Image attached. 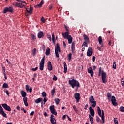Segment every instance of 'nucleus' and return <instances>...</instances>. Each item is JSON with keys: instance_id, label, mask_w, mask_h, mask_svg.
<instances>
[{"instance_id": "1", "label": "nucleus", "mask_w": 124, "mask_h": 124, "mask_svg": "<svg viewBox=\"0 0 124 124\" xmlns=\"http://www.w3.org/2000/svg\"><path fill=\"white\" fill-rule=\"evenodd\" d=\"M68 83L73 89H74L75 87H77V89L80 88V82L74 79L69 80Z\"/></svg>"}, {"instance_id": "2", "label": "nucleus", "mask_w": 124, "mask_h": 124, "mask_svg": "<svg viewBox=\"0 0 124 124\" xmlns=\"http://www.w3.org/2000/svg\"><path fill=\"white\" fill-rule=\"evenodd\" d=\"M97 111H98V114L102 119V123L103 124H104L105 122V117H104V111L103 110L100 109V108L99 107H97Z\"/></svg>"}, {"instance_id": "3", "label": "nucleus", "mask_w": 124, "mask_h": 124, "mask_svg": "<svg viewBox=\"0 0 124 124\" xmlns=\"http://www.w3.org/2000/svg\"><path fill=\"white\" fill-rule=\"evenodd\" d=\"M55 53L56 57L59 58L60 57L59 55V53H61V49L60 48V46H59V43H57L55 46Z\"/></svg>"}, {"instance_id": "4", "label": "nucleus", "mask_w": 124, "mask_h": 124, "mask_svg": "<svg viewBox=\"0 0 124 124\" xmlns=\"http://www.w3.org/2000/svg\"><path fill=\"white\" fill-rule=\"evenodd\" d=\"M45 61V56H44L42 59H41L40 63L39 64V66H40L39 69L41 70H43L44 68Z\"/></svg>"}, {"instance_id": "5", "label": "nucleus", "mask_w": 124, "mask_h": 124, "mask_svg": "<svg viewBox=\"0 0 124 124\" xmlns=\"http://www.w3.org/2000/svg\"><path fill=\"white\" fill-rule=\"evenodd\" d=\"M107 77L106 73L104 71H102V81L103 84H106L107 83V80H106V77Z\"/></svg>"}, {"instance_id": "6", "label": "nucleus", "mask_w": 124, "mask_h": 124, "mask_svg": "<svg viewBox=\"0 0 124 124\" xmlns=\"http://www.w3.org/2000/svg\"><path fill=\"white\" fill-rule=\"evenodd\" d=\"M7 12H10V13H12L13 12V7H6L4 8L3 13H7Z\"/></svg>"}, {"instance_id": "7", "label": "nucleus", "mask_w": 124, "mask_h": 124, "mask_svg": "<svg viewBox=\"0 0 124 124\" xmlns=\"http://www.w3.org/2000/svg\"><path fill=\"white\" fill-rule=\"evenodd\" d=\"M74 97L76 100V103H78V102L80 101V99H81V95L80 94V93H75L74 94Z\"/></svg>"}, {"instance_id": "8", "label": "nucleus", "mask_w": 124, "mask_h": 124, "mask_svg": "<svg viewBox=\"0 0 124 124\" xmlns=\"http://www.w3.org/2000/svg\"><path fill=\"white\" fill-rule=\"evenodd\" d=\"M49 109L50 110V112L53 115H55V116H57L58 115V113L57 111H56L55 110V106L54 105H52L49 107Z\"/></svg>"}, {"instance_id": "9", "label": "nucleus", "mask_w": 124, "mask_h": 124, "mask_svg": "<svg viewBox=\"0 0 124 124\" xmlns=\"http://www.w3.org/2000/svg\"><path fill=\"white\" fill-rule=\"evenodd\" d=\"M1 106L6 111H8V112H10V111H11V108H10L9 106H8L7 104H2Z\"/></svg>"}, {"instance_id": "10", "label": "nucleus", "mask_w": 124, "mask_h": 124, "mask_svg": "<svg viewBox=\"0 0 124 124\" xmlns=\"http://www.w3.org/2000/svg\"><path fill=\"white\" fill-rule=\"evenodd\" d=\"M0 114L2 115L4 118H7L6 113H4V111H3V108H2L1 106H0Z\"/></svg>"}, {"instance_id": "11", "label": "nucleus", "mask_w": 124, "mask_h": 124, "mask_svg": "<svg viewBox=\"0 0 124 124\" xmlns=\"http://www.w3.org/2000/svg\"><path fill=\"white\" fill-rule=\"evenodd\" d=\"M14 6H16V7H20V8H23L24 7V5L22 3H19L18 2H14L12 3Z\"/></svg>"}, {"instance_id": "12", "label": "nucleus", "mask_w": 124, "mask_h": 124, "mask_svg": "<svg viewBox=\"0 0 124 124\" xmlns=\"http://www.w3.org/2000/svg\"><path fill=\"white\" fill-rule=\"evenodd\" d=\"M111 101H112V104H113V105L114 106H117L118 105V103H117L116 102V97H115V96H112Z\"/></svg>"}, {"instance_id": "13", "label": "nucleus", "mask_w": 124, "mask_h": 124, "mask_svg": "<svg viewBox=\"0 0 124 124\" xmlns=\"http://www.w3.org/2000/svg\"><path fill=\"white\" fill-rule=\"evenodd\" d=\"M92 55H93V49H92V47L90 46L88 49L87 56L91 57Z\"/></svg>"}, {"instance_id": "14", "label": "nucleus", "mask_w": 124, "mask_h": 124, "mask_svg": "<svg viewBox=\"0 0 124 124\" xmlns=\"http://www.w3.org/2000/svg\"><path fill=\"white\" fill-rule=\"evenodd\" d=\"M89 111L92 117H94V114H95L94 110L93 109V108L92 107V106H90L89 107Z\"/></svg>"}, {"instance_id": "15", "label": "nucleus", "mask_w": 124, "mask_h": 124, "mask_svg": "<svg viewBox=\"0 0 124 124\" xmlns=\"http://www.w3.org/2000/svg\"><path fill=\"white\" fill-rule=\"evenodd\" d=\"M62 35L63 38H64V39H66L70 36L69 32L66 31L65 33L62 32Z\"/></svg>"}, {"instance_id": "16", "label": "nucleus", "mask_w": 124, "mask_h": 124, "mask_svg": "<svg viewBox=\"0 0 124 124\" xmlns=\"http://www.w3.org/2000/svg\"><path fill=\"white\" fill-rule=\"evenodd\" d=\"M88 72L91 74V77H93L94 73L93 72V71L92 67H90L88 69Z\"/></svg>"}, {"instance_id": "17", "label": "nucleus", "mask_w": 124, "mask_h": 124, "mask_svg": "<svg viewBox=\"0 0 124 124\" xmlns=\"http://www.w3.org/2000/svg\"><path fill=\"white\" fill-rule=\"evenodd\" d=\"M47 68L50 71H51V70H53V66H52V63L50 61L48 62Z\"/></svg>"}, {"instance_id": "18", "label": "nucleus", "mask_w": 124, "mask_h": 124, "mask_svg": "<svg viewBox=\"0 0 124 124\" xmlns=\"http://www.w3.org/2000/svg\"><path fill=\"white\" fill-rule=\"evenodd\" d=\"M25 89L27 92H29L30 93H31V92H32V88L31 87H30V85H26L25 86Z\"/></svg>"}, {"instance_id": "19", "label": "nucleus", "mask_w": 124, "mask_h": 124, "mask_svg": "<svg viewBox=\"0 0 124 124\" xmlns=\"http://www.w3.org/2000/svg\"><path fill=\"white\" fill-rule=\"evenodd\" d=\"M44 36V33L43 31H40L38 33V38H42Z\"/></svg>"}, {"instance_id": "20", "label": "nucleus", "mask_w": 124, "mask_h": 124, "mask_svg": "<svg viewBox=\"0 0 124 124\" xmlns=\"http://www.w3.org/2000/svg\"><path fill=\"white\" fill-rule=\"evenodd\" d=\"M20 93L22 97H24V98H25V97H26L27 96V93H26V92L24 91V90H21L20 92Z\"/></svg>"}, {"instance_id": "21", "label": "nucleus", "mask_w": 124, "mask_h": 124, "mask_svg": "<svg viewBox=\"0 0 124 124\" xmlns=\"http://www.w3.org/2000/svg\"><path fill=\"white\" fill-rule=\"evenodd\" d=\"M23 102L25 106H29V104H28V97L23 98Z\"/></svg>"}, {"instance_id": "22", "label": "nucleus", "mask_w": 124, "mask_h": 124, "mask_svg": "<svg viewBox=\"0 0 124 124\" xmlns=\"http://www.w3.org/2000/svg\"><path fill=\"white\" fill-rule=\"evenodd\" d=\"M43 99L42 98H39L35 100V103L38 104L40 102H42Z\"/></svg>"}, {"instance_id": "23", "label": "nucleus", "mask_w": 124, "mask_h": 124, "mask_svg": "<svg viewBox=\"0 0 124 124\" xmlns=\"http://www.w3.org/2000/svg\"><path fill=\"white\" fill-rule=\"evenodd\" d=\"M66 39L68 40L69 44L72 43V37L71 35L69 36Z\"/></svg>"}, {"instance_id": "24", "label": "nucleus", "mask_w": 124, "mask_h": 124, "mask_svg": "<svg viewBox=\"0 0 124 124\" xmlns=\"http://www.w3.org/2000/svg\"><path fill=\"white\" fill-rule=\"evenodd\" d=\"M83 37L84 38V40L86 42H90V39H89V37L87 36V35L84 34L83 35Z\"/></svg>"}, {"instance_id": "25", "label": "nucleus", "mask_w": 124, "mask_h": 124, "mask_svg": "<svg viewBox=\"0 0 124 124\" xmlns=\"http://www.w3.org/2000/svg\"><path fill=\"white\" fill-rule=\"evenodd\" d=\"M43 3H44V1L43 0H42L39 4L35 6V7H41V6H42Z\"/></svg>"}, {"instance_id": "26", "label": "nucleus", "mask_w": 124, "mask_h": 124, "mask_svg": "<svg viewBox=\"0 0 124 124\" xmlns=\"http://www.w3.org/2000/svg\"><path fill=\"white\" fill-rule=\"evenodd\" d=\"M63 65H64V73H66L67 72V65H66V63H65V62H64L63 63Z\"/></svg>"}, {"instance_id": "27", "label": "nucleus", "mask_w": 124, "mask_h": 124, "mask_svg": "<svg viewBox=\"0 0 124 124\" xmlns=\"http://www.w3.org/2000/svg\"><path fill=\"white\" fill-rule=\"evenodd\" d=\"M91 103H92V104L91 105V106H92V107H95V106H96V101H93L90 102Z\"/></svg>"}, {"instance_id": "28", "label": "nucleus", "mask_w": 124, "mask_h": 124, "mask_svg": "<svg viewBox=\"0 0 124 124\" xmlns=\"http://www.w3.org/2000/svg\"><path fill=\"white\" fill-rule=\"evenodd\" d=\"M46 56H49L50 55V48L49 47H47L46 49Z\"/></svg>"}, {"instance_id": "29", "label": "nucleus", "mask_w": 124, "mask_h": 124, "mask_svg": "<svg viewBox=\"0 0 124 124\" xmlns=\"http://www.w3.org/2000/svg\"><path fill=\"white\" fill-rule=\"evenodd\" d=\"M2 88H3V89H7L8 88V84L5 82L3 84Z\"/></svg>"}, {"instance_id": "30", "label": "nucleus", "mask_w": 124, "mask_h": 124, "mask_svg": "<svg viewBox=\"0 0 124 124\" xmlns=\"http://www.w3.org/2000/svg\"><path fill=\"white\" fill-rule=\"evenodd\" d=\"M107 97H108V99L109 100H111V97H112V94L110 93H108L107 94Z\"/></svg>"}, {"instance_id": "31", "label": "nucleus", "mask_w": 124, "mask_h": 124, "mask_svg": "<svg viewBox=\"0 0 124 124\" xmlns=\"http://www.w3.org/2000/svg\"><path fill=\"white\" fill-rule=\"evenodd\" d=\"M50 122L52 124H57L56 119H50Z\"/></svg>"}, {"instance_id": "32", "label": "nucleus", "mask_w": 124, "mask_h": 124, "mask_svg": "<svg viewBox=\"0 0 124 124\" xmlns=\"http://www.w3.org/2000/svg\"><path fill=\"white\" fill-rule=\"evenodd\" d=\"M31 40H35L36 39V36L34 35L33 34H31Z\"/></svg>"}, {"instance_id": "33", "label": "nucleus", "mask_w": 124, "mask_h": 124, "mask_svg": "<svg viewBox=\"0 0 124 124\" xmlns=\"http://www.w3.org/2000/svg\"><path fill=\"white\" fill-rule=\"evenodd\" d=\"M52 42L53 44H56V42L55 41V35H54V33H52Z\"/></svg>"}, {"instance_id": "34", "label": "nucleus", "mask_w": 124, "mask_h": 124, "mask_svg": "<svg viewBox=\"0 0 124 124\" xmlns=\"http://www.w3.org/2000/svg\"><path fill=\"white\" fill-rule=\"evenodd\" d=\"M96 121L97 123H101V120H100V118L97 116H96Z\"/></svg>"}, {"instance_id": "35", "label": "nucleus", "mask_w": 124, "mask_h": 124, "mask_svg": "<svg viewBox=\"0 0 124 124\" xmlns=\"http://www.w3.org/2000/svg\"><path fill=\"white\" fill-rule=\"evenodd\" d=\"M98 41L100 45H101L102 43V37L101 36H99L98 38Z\"/></svg>"}, {"instance_id": "36", "label": "nucleus", "mask_w": 124, "mask_h": 124, "mask_svg": "<svg viewBox=\"0 0 124 124\" xmlns=\"http://www.w3.org/2000/svg\"><path fill=\"white\" fill-rule=\"evenodd\" d=\"M42 97H46V96H47V94L45 92H42Z\"/></svg>"}, {"instance_id": "37", "label": "nucleus", "mask_w": 124, "mask_h": 124, "mask_svg": "<svg viewBox=\"0 0 124 124\" xmlns=\"http://www.w3.org/2000/svg\"><path fill=\"white\" fill-rule=\"evenodd\" d=\"M55 101L56 104H57V105H58V104H59V103H60V99L56 98L55 99Z\"/></svg>"}, {"instance_id": "38", "label": "nucleus", "mask_w": 124, "mask_h": 124, "mask_svg": "<svg viewBox=\"0 0 124 124\" xmlns=\"http://www.w3.org/2000/svg\"><path fill=\"white\" fill-rule=\"evenodd\" d=\"M32 55L33 56V57H34V56H35L36 53V48H34L33 50L32 51Z\"/></svg>"}, {"instance_id": "39", "label": "nucleus", "mask_w": 124, "mask_h": 124, "mask_svg": "<svg viewBox=\"0 0 124 124\" xmlns=\"http://www.w3.org/2000/svg\"><path fill=\"white\" fill-rule=\"evenodd\" d=\"M94 98H93V96H91L89 99V101L91 102L92 101H94Z\"/></svg>"}, {"instance_id": "40", "label": "nucleus", "mask_w": 124, "mask_h": 124, "mask_svg": "<svg viewBox=\"0 0 124 124\" xmlns=\"http://www.w3.org/2000/svg\"><path fill=\"white\" fill-rule=\"evenodd\" d=\"M55 90H56V89L54 88L51 92V95L52 96H54V95H55Z\"/></svg>"}, {"instance_id": "41", "label": "nucleus", "mask_w": 124, "mask_h": 124, "mask_svg": "<svg viewBox=\"0 0 124 124\" xmlns=\"http://www.w3.org/2000/svg\"><path fill=\"white\" fill-rule=\"evenodd\" d=\"M113 68H114V69H117V64L116 63V62H113Z\"/></svg>"}, {"instance_id": "42", "label": "nucleus", "mask_w": 124, "mask_h": 124, "mask_svg": "<svg viewBox=\"0 0 124 124\" xmlns=\"http://www.w3.org/2000/svg\"><path fill=\"white\" fill-rule=\"evenodd\" d=\"M75 44H76V43H75V42H73L72 43L71 48H75Z\"/></svg>"}, {"instance_id": "43", "label": "nucleus", "mask_w": 124, "mask_h": 124, "mask_svg": "<svg viewBox=\"0 0 124 124\" xmlns=\"http://www.w3.org/2000/svg\"><path fill=\"white\" fill-rule=\"evenodd\" d=\"M72 56V54L71 53L69 54L68 55V60L69 61H71V57Z\"/></svg>"}, {"instance_id": "44", "label": "nucleus", "mask_w": 124, "mask_h": 124, "mask_svg": "<svg viewBox=\"0 0 124 124\" xmlns=\"http://www.w3.org/2000/svg\"><path fill=\"white\" fill-rule=\"evenodd\" d=\"M4 92L6 93V94H7V95H8V96H9V92H8V90H7L6 89H4Z\"/></svg>"}, {"instance_id": "45", "label": "nucleus", "mask_w": 124, "mask_h": 124, "mask_svg": "<svg viewBox=\"0 0 124 124\" xmlns=\"http://www.w3.org/2000/svg\"><path fill=\"white\" fill-rule=\"evenodd\" d=\"M43 101H44V104H45L46 102H47L48 101V98L47 97H44L43 99Z\"/></svg>"}, {"instance_id": "46", "label": "nucleus", "mask_w": 124, "mask_h": 124, "mask_svg": "<svg viewBox=\"0 0 124 124\" xmlns=\"http://www.w3.org/2000/svg\"><path fill=\"white\" fill-rule=\"evenodd\" d=\"M119 109L121 112H124V107L121 106L120 107Z\"/></svg>"}, {"instance_id": "47", "label": "nucleus", "mask_w": 124, "mask_h": 124, "mask_svg": "<svg viewBox=\"0 0 124 124\" xmlns=\"http://www.w3.org/2000/svg\"><path fill=\"white\" fill-rule=\"evenodd\" d=\"M114 122L115 124H119V121L117 120V118L114 119Z\"/></svg>"}, {"instance_id": "48", "label": "nucleus", "mask_w": 124, "mask_h": 124, "mask_svg": "<svg viewBox=\"0 0 124 124\" xmlns=\"http://www.w3.org/2000/svg\"><path fill=\"white\" fill-rule=\"evenodd\" d=\"M47 38L50 41H52V36L50 35L47 34Z\"/></svg>"}, {"instance_id": "49", "label": "nucleus", "mask_w": 124, "mask_h": 124, "mask_svg": "<svg viewBox=\"0 0 124 124\" xmlns=\"http://www.w3.org/2000/svg\"><path fill=\"white\" fill-rule=\"evenodd\" d=\"M53 80L54 81H57V80H58V78L57 77V76H56V75H54Z\"/></svg>"}, {"instance_id": "50", "label": "nucleus", "mask_w": 124, "mask_h": 124, "mask_svg": "<svg viewBox=\"0 0 124 124\" xmlns=\"http://www.w3.org/2000/svg\"><path fill=\"white\" fill-rule=\"evenodd\" d=\"M32 10H33V8L32 7V6L30 5L29 11H30V12L32 13Z\"/></svg>"}, {"instance_id": "51", "label": "nucleus", "mask_w": 124, "mask_h": 124, "mask_svg": "<svg viewBox=\"0 0 124 124\" xmlns=\"http://www.w3.org/2000/svg\"><path fill=\"white\" fill-rule=\"evenodd\" d=\"M87 43H89V42L86 41L83 42L82 46H84V47H87Z\"/></svg>"}, {"instance_id": "52", "label": "nucleus", "mask_w": 124, "mask_h": 124, "mask_svg": "<svg viewBox=\"0 0 124 124\" xmlns=\"http://www.w3.org/2000/svg\"><path fill=\"white\" fill-rule=\"evenodd\" d=\"M2 71H3V73H5V67L3 65H2Z\"/></svg>"}, {"instance_id": "53", "label": "nucleus", "mask_w": 124, "mask_h": 124, "mask_svg": "<svg viewBox=\"0 0 124 124\" xmlns=\"http://www.w3.org/2000/svg\"><path fill=\"white\" fill-rule=\"evenodd\" d=\"M38 69V67H36L35 68H32L31 70H32V71H36L37 69Z\"/></svg>"}, {"instance_id": "54", "label": "nucleus", "mask_w": 124, "mask_h": 124, "mask_svg": "<svg viewBox=\"0 0 124 124\" xmlns=\"http://www.w3.org/2000/svg\"><path fill=\"white\" fill-rule=\"evenodd\" d=\"M41 22H42L43 23H45V19H44V17H42L41 18Z\"/></svg>"}, {"instance_id": "55", "label": "nucleus", "mask_w": 124, "mask_h": 124, "mask_svg": "<svg viewBox=\"0 0 124 124\" xmlns=\"http://www.w3.org/2000/svg\"><path fill=\"white\" fill-rule=\"evenodd\" d=\"M88 106H89V104H88V103L86 104V105L84 107V109L85 110H87V109L88 108Z\"/></svg>"}, {"instance_id": "56", "label": "nucleus", "mask_w": 124, "mask_h": 124, "mask_svg": "<svg viewBox=\"0 0 124 124\" xmlns=\"http://www.w3.org/2000/svg\"><path fill=\"white\" fill-rule=\"evenodd\" d=\"M71 52L73 54V53H74V52L75 51V48L71 47Z\"/></svg>"}, {"instance_id": "57", "label": "nucleus", "mask_w": 124, "mask_h": 124, "mask_svg": "<svg viewBox=\"0 0 124 124\" xmlns=\"http://www.w3.org/2000/svg\"><path fill=\"white\" fill-rule=\"evenodd\" d=\"M73 108L74 110V111H75V112L77 111V109L76 108V106H75V105H73Z\"/></svg>"}, {"instance_id": "58", "label": "nucleus", "mask_w": 124, "mask_h": 124, "mask_svg": "<svg viewBox=\"0 0 124 124\" xmlns=\"http://www.w3.org/2000/svg\"><path fill=\"white\" fill-rule=\"evenodd\" d=\"M89 117L90 121H93V117L91 116V115H89Z\"/></svg>"}, {"instance_id": "59", "label": "nucleus", "mask_w": 124, "mask_h": 124, "mask_svg": "<svg viewBox=\"0 0 124 124\" xmlns=\"http://www.w3.org/2000/svg\"><path fill=\"white\" fill-rule=\"evenodd\" d=\"M21 111H23L24 113H27V111L25 110V108H21Z\"/></svg>"}, {"instance_id": "60", "label": "nucleus", "mask_w": 124, "mask_h": 124, "mask_svg": "<svg viewBox=\"0 0 124 124\" xmlns=\"http://www.w3.org/2000/svg\"><path fill=\"white\" fill-rule=\"evenodd\" d=\"M55 119V116H54V115L51 114L50 116V119Z\"/></svg>"}, {"instance_id": "61", "label": "nucleus", "mask_w": 124, "mask_h": 124, "mask_svg": "<svg viewBox=\"0 0 124 124\" xmlns=\"http://www.w3.org/2000/svg\"><path fill=\"white\" fill-rule=\"evenodd\" d=\"M93 62H95V56H93L92 58Z\"/></svg>"}, {"instance_id": "62", "label": "nucleus", "mask_w": 124, "mask_h": 124, "mask_svg": "<svg viewBox=\"0 0 124 124\" xmlns=\"http://www.w3.org/2000/svg\"><path fill=\"white\" fill-rule=\"evenodd\" d=\"M3 75L4 76L5 80H6V79H7V77L6 76V73H3Z\"/></svg>"}, {"instance_id": "63", "label": "nucleus", "mask_w": 124, "mask_h": 124, "mask_svg": "<svg viewBox=\"0 0 124 124\" xmlns=\"http://www.w3.org/2000/svg\"><path fill=\"white\" fill-rule=\"evenodd\" d=\"M34 115V111H32L30 113V116H33Z\"/></svg>"}, {"instance_id": "64", "label": "nucleus", "mask_w": 124, "mask_h": 124, "mask_svg": "<svg viewBox=\"0 0 124 124\" xmlns=\"http://www.w3.org/2000/svg\"><path fill=\"white\" fill-rule=\"evenodd\" d=\"M42 50L44 51H45V46L44 45H43Z\"/></svg>"}]
</instances>
